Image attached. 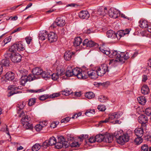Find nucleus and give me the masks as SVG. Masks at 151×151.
Wrapping results in <instances>:
<instances>
[{
    "label": "nucleus",
    "instance_id": "obj_50",
    "mask_svg": "<svg viewBox=\"0 0 151 151\" xmlns=\"http://www.w3.org/2000/svg\"><path fill=\"white\" fill-rule=\"evenodd\" d=\"M88 135L87 134H82L78 137V138L80 139V141H82L84 139H86L88 138Z\"/></svg>",
    "mask_w": 151,
    "mask_h": 151
},
{
    "label": "nucleus",
    "instance_id": "obj_44",
    "mask_svg": "<svg viewBox=\"0 0 151 151\" xmlns=\"http://www.w3.org/2000/svg\"><path fill=\"white\" fill-rule=\"evenodd\" d=\"M30 118L28 116H26L22 118L21 121L23 123H25V122H30Z\"/></svg>",
    "mask_w": 151,
    "mask_h": 151
},
{
    "label": "nucleus",
    "instance_id": "obj_2",
    "mask_svg": "<svg viewBox=\"0 0 151 151\" xmlns=\"http://www.w3.org/2000/svg\"><path fill=\"white\" fill-rule=\"evenodd\" d=\"M122 132V131L120 130L116 131L114 133V136L116 138L117 142L121 145H123L126 142H128L132 134V132L130 130H128L122 135H121L120 134Z\"/></svg>",
    "mask_w": 151,
    "mask_h": 151
},
{
    "label": "nucleus",
    "instance_id": "obj_48",
    "mask_svg": "<svg viewBox=\"0 0 151 151\" xmlns=\"http://www.w3.org/2000/svg\"><path fill=\"white\" fill-rule=\"evenodd\" d=\"M43 126L40 123L39 124L36 125L35 127V129L37 131H40L42 129Z\"/></svg>",
    "mask_w": 151,
    "mask_h": 151
},
{
    "label": "nucleus",
    "instance_id": "obj_6",
    "mask_svg": "<svg viewBox=\"0 0 151 151\" xmlns=\"http://www.w3.org/2000/svg\"><path fill=\"white\" fill-rule=\"evenodd\" d=\"M96 68L99 76H102L109 71L107 66L106 64L102 65Z\"/></svg>",
    "mask_w": 151,
    "mask_h": 151
},
{
    "label": "nucleus",
    "instance_id": "obj_52",
    "mask_svg": "<svg viewBox=\"0 0 151 151\" xmlns=\"http://www.w3.org/2000/svg\"><path fill=\"white\" fill-rule=\"evenodd\" d=\"M98 109L101 111H103L105 110L106 108L104 105H99L97 107Z\"/></svg>",
    "mask_w": 151,
    "mask_h": 151
},
{
    "label": "nucleus",
    "instance_id": "obj_5",
    "mask_svg": "<svg viewBox=\"0 0 151 151\" xmlns=\"http://www.w3.org/2000/svg\"><path fill=\"white\" fill-rule=\"evenodd\" d=\"M24 50V47L21 42H18L14 44L9 49L10 52H14L17 51L23 50Z\"/></svg>",
    "mask_w": 151,
    "mask_h": 151
},
{
    "label": "nucleus",
    "instance_id": "obj_24",
    "mask_svg": "<svg viewBox=\"0 0 151 151\" xmlns=\"http://www.w3.org/2000/svg\"><path fill=\"white\" fill-rule=\"evenodd\" d=\"M134 132L137 137H142L144 134L143 129L142 128H136L134 131Z\"/></svg>",
    "mask_w": 151,
    "mask_h": 151
},
{
    "label": "nucleus",
    "instance_id": "obj_12",
    "mask_svg": "<svg viewBox=\"0 0 151 151\" xmlns=\"http://www.w3.org/2000/svg\"><path fill=\"white\" fill-rule=\"evenodd\" d=\"M129 32V30L127 29L125 30H121L119 31L116 33V40L120 39L121 37L124 36L126 34H128Z\"/></svg>",
    "mask_w": 151,
    "mask_h": 151
},
{
    "label": "nucleus",
    "instance_id": "obj_30",
    "mask_svg": "<svg viewBox=\"0 0 151 151\" xmlns=\"http://www.w3.org/2000/svg\"><path fill=\"white\" fill-rule=\"evenodd\" d=\"M72 93V91L70 89L68 88H66L63 91H62L58 93L60 95V93L62 94V95L66 96H68L69 95L71 94Z\"/></svg>",
    "mask_w": 151,
    "mask_h": 151
},
{
    "label": "nucleus",
    "instance_id": "obj_7",
    "mask_svg": "<svg viewBox=\"0 0 151 151\" xmlns=\"http://www.w3.org/2000/svg\"><path fill=\"white\" fill-rule=\"evenodd\" d=\"M11 54L10 52L8 50L4 54V58L2 59L1 62L2 65L5 66H8L10 64L9 58L10 57Z\"/></svg>",
    "mask_w": 151,
    "mask_h": 151
},
{
    "label": "nucleus",
    "instance_id": "obj_18",
    "mask_svg": "<svg viewBox=\"0 0 151 151\" xmlns=\"http://www.w3.org/2000/svg\"><path fill=\"white\" fill-rule=\"evenodd\" d=\"M96 43L92 40H89L88 39H85L83 42V46L86 47H92L96 45Z\"/></svg>",
    "mask_w": 151,
    "mask_h": 151
},
{
    "label": "nucleus",
    "instance_id": "obj_8",
    "mask_svg": "<svg viewBox=\"0 0 151 151\" xmlns=\"http://www.w3.org/2000/svg\"><path fill=\"white\" fill-rule=\"evenodd\" d=\"M87 73V76L86 78L89 76L92 79H95L98 77L99 76L96 68L95 70H92L88 72L85 71Z\"/></svg>",
    "mask_w": 151,
    "mask_h": 151
},
{
    "label": "nucleus",
    "instance_id": "obj_64",
    "mask_svg": "<svg viewBox=\"0 0 151 151\" xmlns=\"http://www.w3.org/2000/svg\"><path fill=\"white\" fill-rule=\"evenodd\" d=\"M68 139V141H72L74 139V138L73 136L71 135L70 134H68L67 135Z\"/></svg>",
    "mask_w": 151,
    "mask_h": 151
},
{
    "label": "nucleus",
    "instance_id": "obj_17",
    "mask_svg": "<svg viewBox=\"0 0 151 151\" xmlns=\"http://www.w3.org/2000/svg\"><path fill=\"white\" fill-rule=\"evenodd\" d=\"M75 55V52L71 51H67L64 55L65 59L66 60H70Z\"/></svg>",
    "mask_w": 151,
    "mask_h": 151
},
{
    "label": "nucleus",
    "instance_id": "obj_41",
    "mask_svg": "<svg viewBox=\"0 0 151 151\" xmlns=\"http://www.w3.org/2000/svg\"><path fill=\"white\" fill-rule=\"evenodd\" d=\"M99 100L101 102H105L107 100V97L103 95H100L98 97Z\"/></svg>",
    "mask_w": 151,
    "mask_h": 151
},
{
    "label": "nucleus",
    "instance_id": "obj_9",
    "mask_svg": "<svg viewBox=\"0 0 151 151\" xmlns=\"http://www.w3.org/2000/svg\"><path fill=\"white\" fill-rule=\"evenodd\" d=\"M10 53L11 54V55L10 58L12 62L16 63L21 61L22 57L20 54L14 53L13 52H10Z\"/></svg>",
    "mask_w": 151,
    "mask_h": 151
},
{
    "label": "nucleus",
    "instance_id": "obj_39",
    "mask_svg": "<svg viewBox=\"0 0 151 151\" xmlns=\"http://www.w3.org/2000/svg\"><path fill=\"white\" fill-rule=\"evenodd\" d=\"M25 105V103L24 101L19 103L17 105V110L19 111V110H21L23 109L24 106Z\"/></svg>",
    "mask_w": 151,
    "mask_h": 151
},
{
    "label": "nucleus",
    "instance_id": "obj_46",
    "mask_svg": "<svg viewBox=\"0 0 151 151\" xmlns=\"http://www.w3.org/2000/svg\"><path fill=\"white\" fill-rule=\"evenodd\" d=\"M36 102L35 98H31L28 100V105L29 106H31L33 105Z\"/></svg>",
    "mask_w": 151,
    "mask_h": 151
},
{
    "label": "nucleus",
    "instance_id": "obj_1",
    "mask_svg": "<svg viewBox=\"0 0 151 151\" xmlns=\"http://www.w3.org/2000/svg\"><path fill=\"white\" fill-rule=\"evenodd\" d=\"M100 51L104 54L109 55L110 58H115L116 60L119 62L124 63L125 60L128 59L129 57L128 53L117 52L116 50L110 51L109 48H104L103 46L99 47Z\"/></svg>",
    "mask_w": 151,
    "mask_h": 151
},
{
    "label": "nucleus",
    "instance_id": "obj_26",
    "mask_svg": "<svg viewBox=\"0 0 151 151\" xmlns=\"http://www.w3.org/2000/svg\"><path fill=\"white\" fill-rule=\"evenodd\" d=\"M138 121L140 123L145 124L147 122V117L144 115H141L138 118Z\"/></svg>",
    "mask_w": 151,
    "mask_h": 151
},
{
    "label": "nucleus",
    "instance_id": "obj_25",
    "mask_svg": "<svg viewBox=\"0 0 151 151\" xmlns=\"http://www.w3.org/2000/svg\"><path fill=\"white\" fill-rule=\"evenodd\" d=\"M106 35L108 38L116 39V34L112 30H109L106 32Z\"/></svg>",
    "mask_w": 151,
    "mask_h": 151
},
{
    "label": "nucleus",
    "instance_id": "obj_60",
    "mask_svg": "<svg viewBox=\"0 0 151 151\" xmlns=\"http://www.w3.org/2000/svg\"><path fill=\"white\" fill-rule=\"evenodd\" d=\"M89 142L91 143H93L96 141L95 137H91L88 139Z\"/></svg>",
    "mask_w": 151,
    "mask_h": 151
},
{
    "label": "nucleus",
    "instance_id": "obj_20",
    "mask_svg": "<svg viewBox=\"0 0 151 151\" xmlns=\"http://www.w3.org/2000/svg\"><path fill=\"white\" fill-rule=\"evenodd\" d=\"M79 17L82 19H87L90 17V14L87 11H82L79 13Z\"/></svg>",
    "mask_w": 151,
    "mask_h": 151
},
{
    "label": "nucleus",
    "instance_id": "obj_38",
    "mask_svg": "<svg viewBox=\"0 0 151 151\" xmlns=\"http://www.w3.org/2000/svg\"><path fill=\"white\" fill-rule=\"evenodd\" d=\"M27 81H29L39 78L38 76H35L33 74V75H29L28 76H27Z\"/></svg>",
    "mask_w": 151,
    "mask_h": 151
},
{
    "label": "nucleus",
    "instance_id": "obj_32",
    "mask_svg": "<svg viewBox=\"0 0 151 151\" xmlns=\"http://www.w3.org/2000/svg\"><path fill=\"white\" fill-rule=\"evenodd\" d=\"M139 103L142 105H144L146 103V100L145 97L143 96H140L137 98Z\"/></svg>",
    "mask_w": 151,
    "mask_h": 151
},
{
    "label": "nucleus",
    "instance_id": "obj_15",
    "mask_svg": "<svg viewBox=\"0 0 151 151\" xmlns=\"http://www.w3.org/2000/svg\"><path fill=\"white\" fill-rule=\"evenodd\" d=\"M113 136L112 134L106 133L104 134V142L106 143H110L113 140Z\"/></svg>",
    "mask_w": 151,
    "mask_h": 151
},
{
    "label": "nucleus",
    "instance_id": "obj_45",
    "mask_svg": "<svg viewBox=\"0 0 151 151\" xmlns=\"http://www.w3.org/2000/svg\"><path fill=\"white\" fill-rule=\"evenodd\" d=\"M23 126L25 127L27 129H31L32 128V125L31 123L30 122H28L23 123Z\"/></svg>",
    "mask_w": 151,
    "mask_h": 151
},
{
    "label": "nucleus",
    "instance_id": "obj_37",
    "mask_svg": "<svg viewBox=\"0 0 151 151\" xmlns=\"http://www.w3.org/2000/svg\"><path fill=\"white\" fill-rule=\"evenodd\" d=\"M17 74L21 77L27 76V71L25 70H23L18 71L17 72Z\"/></svg>",
    "mask_w": 151,
    "mask_h": 151
},
{
    "label": "nucleus",
    "instance_id": "obj_33",
    "mask_svg": "<svg viewBox=\"0 0 151 151\" xmlns=\"http://www.w3.org/2000/svg\"><path fill=\"white\" fill-rule=\"evenodd\" d=\"M82 42L81 39L80 37L75 38L73 44L75 47H77L80 45Z\"/></svg>",
    "mask_w": 151,
    "mask_h": 151
},
{
    "label": "nucleus",
    "instance_id": "obj_34",
    "mask_svg": "<svg viewBox=\"0 0 151 151\" xmlns=\"http://www.w3.org/2000/svg\"><path fill=\"white\" fill-rule=\"evenodd\" d=\"M96 141L98 142H101L102 141L104 142V134H99L95 136Z\"/></svg>",
    "mask_w": 151,
    "mask_h": 151
},
{
    "label": "nucleus",
    "instance_id": "obj_29",
    "mask_svg": "<svg viewBox=\"0 0 151 151\" xmlns=\"http://www.w3.org/2000/svg\"><path fill=\"white\" fill-rule=\"evenodd\" d=\"M108 12L107 9L105 7L104 9H99L97 11V13L101 16H104Z\"/></svg>",
    "mask_w": 151,
    "mask_h": 151
},
{
    "label": "nucleus",
    "instance_id": "obj_54",
    "mask_svg": "<svg viewBox=\"0 0 151 151\" xmlns=\"http://www.w3.org/2000/svg\"><path fill=\"white\" fill-rule=\"evenodd\" d=\"M63 147L65 148H66L68 147L69 146H70V143H69L66 141H65L63 143Z\"/></svg>",
    "mask_w": 151,
    "mask_h": 151
},
{
    "label": "nucleus",
    "instance_id": "obj_59",
    "mask_svg": "<svg viewBox=\"0 0 151 151\" xmlns=\"http://www.w3.org/2000/svg\"><path fill=\"white\" fill-rule=\"evenodd\" d=\"M145 113L147 116H150L151 114V109H146L145 111Z\"/></svg>",
    "mask_w": 151,
    "mask_h": 151
},
{
    "label": "nucleus",
    "instance_id": "obj_36",
    "mask_svg": "<svg viewBox=\"0 0 151 151\" xmlns=\"http://www.w3.org/2000/svg\"><path fill=\"white\" fill-rule=\"evenodd\" d=\"M27 78V76L21 77L20 80V84L22 86H24V84L28 81Z\"/></svg>",
    "mask_w": 151,
    "mask_h": 151
},
{
    "label": "nucleus",
    "instance_id": "obj_57",
    "mask_svg": "<svg viewBox=\"0 0 151 151\" xmlns=\"http://www.w3.org/2000/svg\"><path fill=\"white\" fill-rule=\"evenodd\" d=\"M56 145H55V147L58 149L61 148L63 146L62 143L61 142H59L57 143H56Z\"/></svg>",
    "mask_w": 151,
    "mask_h": 151
},
{
    "label": "nucleus",
    "instance_id": "obj_28",
    "mask_svg": "<svg viewBox=\"0 0 151 151\" xmlns=\"http://www.w3.org/2000/svg\"><path fill=\"white\" fill-rule=\"evenodd\" d=\"M142 93L144 95L148 94L150 93V90L148 86L146 85H144L141 89Z\"/></svg>",
    "mask_w": 151,
    "mask_h": 151
},
{
    "label": "nucleus",
    "instance_id": "obj_13",
    "mask_svg": "<svg viewBox=\"0 0 151 151\" xmlns=\"http://www.w3.org/2000/svg\"><path fill=\"white\" fill-rule=\"evenodd\" d=\"M60 96V94L59 93H55L50 95H44L41 96L39 98V99L42 101L44 100L47 98H54L55 97H57Z\"/></svg>",
    "mask_w": 151,
    "mask_h": 151
},
{
    "label": "nucleus",
    "instance_id": "obj_22",
    "mask_svg": "<svg viewBox=\"0 0 151 151\" xmlns=\"http://www.w3.org/2000/svg\"><path fill=\"white\" fill-rule=\"evenodd\" d=\"M55 24L58 26L62 27L64 26L65 24V20L61 17H58L55 20Z\"/></svg>",
    "mask_w": 151,
    "mask_h": 151
},
{
    "label": "nucleus",
    "instance_id": "obj_56",
    "mask_svg": "<svg viewBox=\"0 0 151 151\" xmlns=\"http://www.w3.org/2000/svg\"><path fill=\"white\" fill-rule=\"evenodd\" d=\"M11 39V36H9V37L5 38L4 40V42L5 43L4 45L10 42Z\"/></svg>",
    "mask_w": 151,
    "mask_h": 151
},
{
    "label": "nucleus",
    "instance_id": "obj_53",
    "mask_svg": "<svg viewBox=\"0 0 151 151\" xmlns=\"http://www.w3.org/2000/svg\"><path fill=\"white\" fill-rule=\"evenodd\" d=\"M58 122H52L50 126V127L51 128H54L56 127L57 125L59 124Z\"/></svg>",
    "mask_w": 151,
    "mask_h": 151
},
{
    "label": "nucleus",
    "instance_id": "obj_43",
    "mask_svg": "<svg viewBox=\"0 0 151 151\" xmlns=\"http://www.w3.org/2000/svg\"><path fill=\"white\" fill-rule=\"evenodd\" d=\"M41 147L40 144L36 143L32 146V151H37L40 149Z\"/></svg>",
    "mask_w": 151,
    "mask_h": 151
},
{
    "label": "nucleus",
    "instance_id": "obj_35",
    "mask_svg": "<svg viewBox=\"0 0 151 151\" xmlns=\"http://www.w3.org/2000/svg\"><path fill=\"white\" fill-rule=\"evenodd\" d=\"M51 72L50 70H47V71H43L42 73V77L43 78H50L51 77L50 73Z\"/></svg>",
    "mask_w": 151,
    "mask_h": 151
},
{
    "label": "nucleus",
    "instance_id": "obj_63",
    "mask_svg": "<svg viewBox=\"0 0 151 151\" xmlns=\"http://www.w3.org/2000/svg\"><path fill=\"white\" fill-rule=\"evenodd\" d=\"M25 40L28 44H29L32 40V38L30 37H28L25 38Z\"/></svg>",
    "mask_w": 151,
    "mask_h": 151
},
{
    "label": "nucleus",
    "instance_id": "obj_62",
    "mask_svg": "<svg viewBox=\"0 0 151 151\" xmlns=\"http://www.w3.org/2000/svg\"><path fill=\"white\" fill-rule=\"evenodd\" d=\"M40 123V124L41 125V126H43V127L47 125V124H48L47 121L46 120L41 122Z\"/></svg>",
    "mask_w": 151,
    "mask_h": 151
},
{
    "label": "nucleus",
    "instance_id": "obj_27",
    "mask_svg": "<svg viewBox=\"0 0 151 151\" xmlns=\"http://www.w3.org/2000/svg\"><path fill=\"white\" fill-rule=\"evenodd\" d=\"M42 72L43 70L42 69L39 68H35L32 71L33 74L35 76L41 75Z\"/></svg>",
    "mask_w": 151,
    "mask_h": 151
},
{
    "label": "nucleus",
    "instance_id": "obj_10",
    "mask_svg": "<svg viewBox=\"0 0 151 151\" xmlns=\"http://www.w3.org/2000/svg\"><path fill=\"white\" fill-rule=\"evenodd\" d=\"M109 14L110 17L114 19L117 18L120 15L119 11L113 8H111L109 10Z\"/></svg>",
    "mask_w": 151,
    "mask_h": 151
},
{
    "label": "nucleus",
    "instance_id": "obj_11",
    "mask_svg": "<svg viewBox=\"0 0 151 151\" xmlns=\"http://www.w3.org/2000/svg\"><path fill=\"white\" fill-rule=\"evenodd\" d=\"M8 88L11 91L9 93V95L8 96H10L14 94L19 93L21 92L20 91H17L19 89V87H16L13 85L9 86Z\"/></svg>",
    "mask_w": 151,
    "mask_h": 151
},
{
    "label": "nucleus",
    "instance_id": "obj_16",
    "mask_svg": "<svg viewBox=\"0 0 151 151\" xmlns=\"http://www.w3.org/2000/svg\"><path fill=\"white\" fill-rule=\"evenodd\" d=\"M122 114L121 112H118L113 113L109 115V118L111 120L116 119L119 118Z\"/></svg>",
    "mask_w": 151,
    "mask_h": 151
},
{
    "label": "nucleus",
    "instance_id": "obj_47",
    "mask_svg": "<svg viewBox=\"0 0 151 151\" xmlns=\"http://www.w3.org/2000/svg\"><path fill=\"white\" fill-rule=\"evenodd\" d=\"M142 141L143 140L141 138V137H137L135 139V142L137 145L140 144L142 142Z\"/></svg>",
    "mask_w": 151,
    "mask_h": 151
},
{
    "label": "nucleus",
    "instance_id": "obj_14",
    "mask_svg": "<svg viewBox=\"0 0 151 151\" xmlns=\"http://www.w3.org/2000/svg\"><path fill=\"white\" fill-rule=\"evenodd\" d=\"M48 39L50 42H52L57 41V36L54 32H50L47 35Z\"/></svg>",
    "mask_w": 151,
    "mask_h": 151
},
{
    "label": "nucleus",
    "instance_id": "obj_3",
    "mask_svg": "<svg viewBox=\"0 0 151 151\" xmlns=\"http://www.w3.org/2000/svg\"><path fill=\"white\" fill-rule=\"evenodd\" d=\"M87 73L85 71H82L81 69L78 68H76L72 70H68L66 72V75L67 77H70L73 76H76L79 79H86Z\"/></svg>",
    "mask_w": 151,
    "mask_h": 151
},
{
    "label": "nucleus",
    "instance_id": "obj_23",
    "mask_svg": "<svg viewBox=\"0 0 151 151\" xmlns=\"http://www.w3.org/2000/svg\"><path fill=\"white\" fill-rule=\"evenodd\" d=\"M4 77L5 79V81H12L14 78V74L12 72H9L6 74Z\"/></svg>",
    "mask_w": 151,
    "mask_h": 151
},
{
    "label": "nucleus",
    "instance_id": "obj_58",
    "mask_svg": "<svg viewBox=\"0 0 151 151\" xmlns=\"http://www.w3.org/2000/svg\"><path fill=\"white\" fill-rule=\"evenodd\" d=\"M141 151H148L147 146L146 145H144L141 147Z\"/></svg>",
    "mask_w": 151,
    "mask_h": 151
},
{
    "label": "nucleus",
    "instance_id": "obj_21",
    "mask_svg": "<svg viewBox=\"0 0 151 151\" xmlns=\"http://www.w3.org/2000/svg\"><path fill=\"white\" fill-rule=\"evenodd\" d=\"M48 32L45 30L41 31L40 32L39 35V38L42 40H45L47 37Z\"/></svg>",
    "mask_w": 151,
    "mask_h": 151
},
{
    "label": "nucleus",
    "instance_id": "obj_42",
    "mask_svg": "<svg viewBox=\"0 0 151 151\" xmlns=\"http://www.w3.org/2000/svg\"><path fill=\"white\" fill-rule=\"evenodd\" d=\"M95 113V110L94 109H89L87 110L85 113V114L88 116H90L92 114H94Z\"/></svg>",
    "mask_w": 151,
    "mask_h": 151
},
{
    "label": "nucleus",
    "instance_id": "obj_61",
    "mask_svg": "<svg viewBox=\"0 0 151 151\" xmlns=\"http://www.w3.org/2000/svg\"><path fill=\"white\" fill-rule=\"evenodd\" d=\"M65 141V139L64 137L61 136L58 138V142L63 143Z\"/></svg>",
    "mask_w": 151,
    "mask_h": 151
},
{
    "label": "nucleus",
    "instance_id": "obj_19",
    "mask_svg": "<svg viewBox=\"0 0 151 151\" xmlns=\"http://www.w3.org/2000/svg\"><path fill=\"white\" fill-rule=\"evenodd\" d=\"M57 143L56 140L55 138L53 137H50L49 140L48 142H44L42 145L43 146H48V145L52 146L55 144Z\"/></svg>",
    "mask_w": 151,
    "mask_h": 151
},
{
    "label": "nucleus",
    "instance_id": "obj_51",
    "mask_svg": "<svg viewBox=\"0 0 151 151\" xmlns=\"http://www.w3.org/2000/svg\"><path fill=\"white\" fill-rule=\"evenodd\" d=\"M79 146V144L78 142L74 141L71 143H70V146L73 147H78Z\"/></svg>",
    "mask_w": 151,
    "mask_h": 151
},
{
    "label": "nucleus",
    "instance_id": "obj_4",
    "mask_svg": "<svg viewBox=\"0 0 151 151\" xmlns=\"http://www.w3.org/2000/svg\"><path fill=\"white\" fill-rule=\"evenodd\" d=\"M54 66L56 68V73L50 74L51 77L53 80L56 81L59 78L60 76L64 74L65 70L61 65H59L57 62L54 65Z\"/></svg>",
    "mask_w": 151,
    "mask_h": 151
},
{
    "label": "nucleus",
    "instance_id": "obj_31",
    "mask_svg": "<svg viewBox=\"0 0 151 151\" xmlns=\"http://www.w3.org/2000/svg\"><path fill=\"white\" fill-rule=\"evenodd\" d=\"M139 26L142 28H145L148 27V24L147 21L141 19L139 22Z\"/></svg>",
    "mask_w": 151,
    "mask_h": 151
},
{
    "label": "nucleus",
    "instance_id": "obj_55",
    "mask_svg": "<svg viewBox=\"0 0 151 151\" xmlns=\"http://www.w3.org/2000/svg\"><path fill=\"white\" fill-rule=\"evenodd\" d=\"M70 118L69 117H66L61 120V123H63L64 122L66 123L70 120Z\"/></svg>",
    "mask_w": 151,
    "mask_h": 151
},
{
    "label": "nucleus",
    "instance_id": "obj_49",
    "mask_svg": "<svg viewBox=\"0 0 151 151\" xmlns=\"http://www.w3.org/2000/svg\"><path fill=\"white\" fill-rule=\"evenodd\" d=\"M44 90L42 89H39L37 90H29L28 91L30 93H40L43 91Z\"/></svg>",
    "mask_w": 151,
    "mask_h": 151
},
{
    "label": "nucleus",
    "instance_id": "obj_40",
    "mask_svg": "<svg viewBox=\"0 0 151 151\" xmlns=\"http://www.w3.org/2000/svg\"><path fill=\"white\" fill-rule=\"evenodd\" d=\"M85 96L86 98L88 99H91L94 98L95 95L93 92H89L85 93Z\"/></svg>",
    "mask_w": 151,
    "mask_h": 151
}]
</instances>
